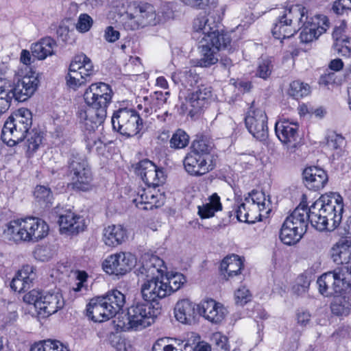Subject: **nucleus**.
I'll return each mask as SVG.
<instances>
[{
  "mask_svg": "<svg viewBox=\"0 0 351 351\" xmlns=\"http://www.w3.org/2000/svg\"><path fill=\"white\" fill-rule=\"evenodd\" d=\"M338 232L343 238L342 239H350L351 237V225L348 221L343 227L338 229Z\"/></svg>",
  "mask_w": 351,
  "mask_h": 351,
  "instance_id": "64",
  "label": "nucleus"
},
{
  "mask_svg": "<svg viewBox=\"0 0 351 351\" xmlns=\"http://www.w3.org/2000/svg\"><path fill=\"white\" fill-rule=\"evenodd\" d=\"M23 219L10 221L3 231V237L8 241L15 243L24 241V230L22 227Z\"/></svg>",
  "mask_w": 351,
  "mask_h": 351,
  "instance_id": "36",
  "label": "nucleus"
},
{
  "mask_svg": "<svg viewBox=\"0 0 351 351\" xmlns=\"http://www.w3.org/2000/svg\"><path fill=\"white\" fill-rule=\"evenodd\" d=\"M243 267V261L236 254L224 258L221 263V270L226 272L228 278L239 275Z\"/></svg>",
  "mask_w": 351,
  "mask_h": 351,
  "instance_id": "37",
  "label": "nucleus"
},
{
  "mask_svg": "<svg viewBox=\"0 0 351 351\" xmlns=\"http://www.w3.org/2000/svg\"><path fill=\"white\" fill-rule=\"evenodd\" d=\"M185 5L197 10H204L207 6L215 5L217 0H180Z\"/></svg>",
  "mask_w": 351,
  "mask_h": 351,
  "instance_id": "52",
  "label": "nucleus"
},
{
  "mask_svg": "<svg viewBox=\"0 0 351 351\" xmlns=\"http://www.w3.org/2000/svg\"><path fill=\"white\" fill-rule=\"evenodd\" d=\"M87 316L95 322H102L114 317L104 295L92 298L86 306Z\"/></svg>",
  "mask_w": 351,
  "mask_h": 351,
  "instance_id": "24",
  "label": "nucleus"
},
{
  "mask_svg": "<svg viewBox=\"0 0 351 351\" xmlns=\"http://www.w3.org/2000/svg\"><path fill=\"white\" fill-rule=\"evenodd\" d=\"M304 234H300V232L294 227L286 226V224L283 223L280 231L279 237L284 244L291 245L298 243Z\"/></svg>",
  "mask_w": 351,
  "mask_h": 351,
  "instance_id": "43",
  "label": "nucleus"
},
{
  "mask_svg": "<svg viewBox=\"0 0 351 351\" xmlns=\"http://www.w3.org/2000/svg\"><path fill=\"white\" fill-rule=\"evenodd\" d=\"M169 95V92L162 93L160 91H156L152 97L153 104L155 105L156 107L160 108L165 104H167Z\"/></svg>",
  "mask_w": 351,
  "mask_h": 351,
  "instance_id": "59",
  "label": "nucleus"
},
{
  "mask_svg": "<svg viewBox=\"0 0 351 351\" xmlns=\"http://www.w3.org/2000/svg\"><path fill=\"white\" fill-rule=\"evenodd\" d=\"M319 208L317 207L315 202L308 208V223L310 222L311 226L317 230H328L326 220L324 219V215L319 212Z\"/></svg>",
  "mask_w": 351,
  "mask_h": 351,
  "instance_id": "42",
  "label": "nucleus"
},
{
  "mask_svg": "<svg viewBox=\"0 0 351 351\" xmlns=\"http://www.w3.org/2000/svg\"><path fill=\"white\" fill-rule=\"evenodd\" d=\"M346 141L345 138L336 133H331L326 138V142L324 143V147L326 151L334 152L336 154L348 152L346 149Z\"/></svg>",
  "mask_w": 351,
  "mask_h": 351,
  "instance_id": "41",
  "label": "nucleus"
},
{
  "mask_svg": "<svg viewBox=\"0 0 351 351\" xmlns=\"http://www.w3.org/2000/svg\"><path fill=\"white\" fill-rule=\"evenodd\" d=\"M277 12H279V16L272 29L273 36L277 39L293 36L297 32L293 25L294 21L303 22L305 14H308L307 9L300 5H294Z\"/></svg>",
  "mask_w": 351,
  "mask_h": 351,
  "instance_id": "7",
  "label": "nucleus"
},
{
  "mask_svg": "<svg viewBox=\"0 0 351 351\" xmlns=\"http://www.w3.org/2000/svg\"><path fill=\"white\" fill-rule=\"evenodd\" d=\"M212 88L210 86L201 84L186 97L180 106L181 113L188 114L191 118L199 114L211 100Z\"/></svg>",
  "mask_w": 351,
  "mask_h": 351,
  "instance_id": "14",
  "label": "nucleus"
},
{
  "mask_svg": "<svg viewBox=\"0 0 351 351\" xmlns=\"http://www.w3.org/2000/svg\"><path fill=\"white\" fill-rule=\"evenodd\" d=\"M135 173L148 186L156 187L165 182V176L162 169L158 167L153 162L145 159L134 166Z\"/></svg>",
  "mask_w": 351,
  "mask_h": 351,
  "instance_id": "16",
  "label": "nucleus"
},
{
  "mask_svg": "<svg viewBox=\"0 0 351 351\" xmlns=\"http://www.w3.org/2000/svg\"><path fill=\"white\" fill-rule=\"evenodd\" d=\"M24 241L37 242L48 234L49 226L47 223L38 217H29L23 219Z\"/></svg>",
  "mask_w": 351,
  "mask_h": 351,
  "instance_id": "21",
  "label": "nucleus"
},
{
  "mask_svg": "<svg viewBox=\"0 0 351 351\" xmlns=\"http://www.w3.org/2000/svg\"><path fill=\"white\" fill-rule=\"evenodd\" d=\"M351 10L350 0H337L332 5V10L337 14H342L345 11Z\"/></svg>",
  "mask_w": 351,
  "mask_h": 351,
  "instance_id": "58",
  "label": "nucleus"
},
{
  "mask_svg": "<svg viewBox=\"0 0 351 351\" xmlns=\"http://www.w3.org/2000/svg\"><path fill=\"white\" fill-rule=\"evenodd\" d=\"M208 203L198 206V214L201 218L212 217L215 212L222 209L220 197L216 193L208 197Z\"/></svg>",
  "mask_w": 351,
  "mask_h": 351,
  "instance_id": "38",
  "label": "nucleus"
},
{
  "mask_svg": "<svg viewBox=\"0 0 351 351\" xmlns=\"http://www.w3.org/2000/svg\"><path fill=\"white\" fill-rule=\"evenodd\" d=\"M30 351H69V350L58 340L46 339L33 345Z\"/></svg>",
  "mask_w": 351,
  "mask_h": 351,
  "instance_id": "46",
  "label": "nucleus"
},
{
  "mask_svg": "<svg viewBox=\"0 0 351 351\" xmlns=\"http://www.w3.org/2000/svg\"><path fill=\"white\" fill-rule=\"evenodd\" d=\"M120 36L119 31L114 29L112 26H108L105 30V38L110 43H114L117 41Z\"/></svg>",
  "mask_w": 351,
  "mask_h": 351,
  "instance_id": "62",
  "label": "nucleus"
},
{
  "mask_svg": "<svg viewBox=\"0 0 351 351\" xmlns=\"http://www.w3.org/2000/svg\"><path fill=\"white\" fill-rule=\"evenodd\" d=\"M93 21L92 18L87 14H82L80 15L76 28L80 32H88L93 25Z\"/></svg>",
  "mask_w": 351,
  "mask_h": 351,
  "instance_id": "54",
  "label": "nucleus"
},
{
  "mask_svg": "<svg viewBox=\"0 0 351 351\" xmlns=\"http://www.w3.org/2000/svg\"><path fill=\"white\" fill-rule=\"evenodd\" d=\"M193 38L199 40L198 49L201 55L197 66L209 67L218 62L219 51H231L230 35L220 29L219 23L214 17L197 16L193 21Z\"/></svg>",
  "mask_w": 351,
  "mask_h": 351,
  "instance_id": "1",
  "label": "nucleus"
},
{
  "mask_svg": "<svg viewBox=\"0 0 351 351\" xmlns=\"http://www.w3.org/2000/svg\"><path fill=\"white\" fill-rule=\"evenodd\" d=\"M316 205L320 207L319 212L326 220L328 230H333L339 226L343 211V199L340 195L322 196L316 201Z\"/></svg>",
  "mask_w": 351,
  "mask_h": 351,
  "instance_id": "12",
  "label": "nucleus"
},
{
  "mask_svg": "<svg viewBox=\"0 0 351 351\" xmlns=\"http://www.w3.org/2000/svg\"><path fill=\"white\" fill-rule=\"evenodd\" d=\"M310 93V86L300 80L293 81L289 86L288 94L295 99L307 96Z\"/></svg>",
  "mask_w": 351,
  "mask_h": 351,
  "instance_id": "47",
  "label": "nucleus"
},
{
  "mask_svg": "<svg viewBox=\"0 0 351 351\" xmlns=\"http://www.w3.org/2000/svg\"><path fill=\"white\" fill-rule=\"evenodd\" d=\"M133 266V256L124 252L109 256L103 263V268L106 273L116 276L125 275Z\"/></svg>",
  "mask_w": 351,
  "mask_h": 351,
  "instance_id": "18",
  "label": "nucleus"
},
{
  "mask_svg": "<svg viewBox=\"0 0 351 351\" xmlns=\"http://www.w3.org/2000/svg\"><path fill=\"white\" fill-rule=\"evenodd\" d=\"M57 47L56 42L51 37H46L31 47L32 56L38 59L44 60L47 56L54 53V48Z\"/></svg>",
  "mask_w": 351,
  "mask_h": 351,
  "instance_id": "34",
  "label": "nucleus"
},
{
  "mask_svg": "<svg viewBox=\"0 0 351 351\" xmlns=\"http://www.w3.org/2000/svg\"><path fill=\"white\" fill-rule=\"evenodd\" d=\"M251 297L249 290L245 287L238 289L234 293L235 302L237 305L244 306L251 300Z\"/></svg>",
  "mask_w": 351,
  "mask_h": 351,
  "instance_id": "53",
  "label": "nucleus"
},
{
  "mask_svg": "<svg viewBox=\"0 0 351 351\" xmlns=\"http://www.w3.org/2000/svg\"><path fill=\"white\" fill-rule=\"evenodd\" d=\"M112 125L113 129L121 135L130 137L139 132L142 119L133 109L119 108L113 113Z\"/></svg>",
  "mask_w": 351,
  "mask_h": 351,
  "instance_id": "11",
  "label": "nucleus"
},
{
  "mask_svg": "<svg viewBox=\"0 0 351 351\" xmlns=\"http://www.w3.org/2000/svg\"><path fill=\"white\" fill-rule=\"evenodd\" d=\"M161 311L160 303L154 304L145 300L136 302L128 308L129 327L134 330L145 328L154 322Z\"/></svg>",
  "mask_w": 351,
  "mask_h": 351,
  "instance_id": "10",
  "label": "nucleus"
},
{
  "mask_svg": "<svg viewBox=\"0 0 351 351\" xmlns=\"http://www.w3.org/2000/svg\"><path fill=\"white\" fill-rule=\"evenodd\" d=\"M302 176L305 186L315 191L322 189L328 180L326 172L323 169L315 166L305 168Z\"/></svg>",
  "mask_w": 351,
  "mask_h": 351,
  "instance_id": "26",
  "label": "nucleus"
},
{
  "mask_svg": "<svg viewBox=\"0 0 351 351\" xmlns=\"http://www.w3.org/2000/svg\"><path fill=\"white\" fill-rule=\"evenodd\" d=\"M163 265V260L158 256L145 254L142 256L141 265L136 269L135 273L143 280L152 279L158 277V274L162 271L161 267Z\"/></svg>",
  "mask_w": 351,
  "mask_h": 351,
  "instance_id": "23",
  "label": "nucleus"
},
{
  "mask_svg": "<svg viewBox=\"0 0 351 351\" xmlns=\"http://www.w3.org/2000/svg\"><path fill=\"white\" fill-rule=\"evenodd\" d=\"M17 75L13 83L0 78V99L10 104L12 99L19 102L27 101L34 94L40 83L38 74L31 69L29 71L21 69Z\"/></svg>",
  "mask_w": 351,
  "mask_h": 351,
  "instance_id": "3",
  "label": "nucleus"
},
{
  "mask_svg": "<svg viewBox=\"0 0 351 351\" xmlns=\"http://www.w3.org/2000/svg\"><path fill=\"white\" fill-rule=\"evenodd\" d=\"M182 77H183L185 82L190 86H193L197 83L199 80V75L197 73L195 69H193L184 71L182 75Z\"/></svg>",
  "mask_w": 351,
  "mask_h": 351,
  "instance_id": "60",
  "label": "nucleus"
},
{
  "mask_svg": "<svg viewBox=\"0 0 351 351\" xmlns=\"http://www.w3.org/2000/svg\"><path fill=\"white\" fill-rule=\"evenodd\" d=\"M308 16L305 14L303 22H298L302 24L300 38L302 43H308L317 39L321 34L326 31L329 26V22L326 16H319L315 20L317 22L310 21Z\"/></svg>",
  "mask_w": 351,
  "mask_h": 351,
  "instance_id": "17",
  "label": "nucleus"
},
{
  "mask_svg": "<svg viewBox=\"0 0 351 351\" xmlns=\"http://www.w3.org/2000/svg\"><path fill=\"white\" fill-rule=\"evenodd\" d=\"M34 195L39 203H43L45 206H48L52 199V193L51 189L45 186H37L34 190Z\"/></svg>",
  "mask_w": 351,
  "mask_h": 351,
  "instance_id": "49",
  "label": "nucleus"
},
{
  "mask_svg": "<svg viewBox=\"0 0 351 351\" xmlns=\"http://www.w3.org/2000/svg\"><path fill=\"white\" fill-rule=\"evenodd\" d=\"M24 302L32 304L37 315L46 318L63 308L64 300L59 289L40 291L32 289L23 298Z\"/></svg>",
  "mask_w": 351,
  "mask_h": 351,
  "instance_id": "5",
  "label": "nucleus"
},
{
  "mask_svg": "<svg viewBox=\"0 0 351 351\" xmlns=\"http://www.w3.org/2000/svg\"><path fill=\"white\" fill-rule=\"evenodd\" d=\"M93 66L90 59L81 53L74 56L69 68V73L80 80H90L93 74Z\"/></svg>",
  "mask_w": 351,
  "mask_h": 351,
  "instance_id": "25",
  "label": "nucleus"
},
{
  "mask_svg": "<svg viewBox=\"0 0 351 351\" xmlns=\"http://www.w3.org/2000/svg\"><path fill=\"white\" fill-rule=\"evenodd\" d=\"M195 304L188 299L178 301L174 308L176 319L182 324H191L196 316Z\"/></svg>",
  "mask_w": 351,
  "mask_h": 351,
  "instance_id": "30",
  "label": "nucleus"
},
{
  "mask_svg": "<svg viewBox=\"0 0 351 351\" xmlns=\"http://www.w3.org/2000/svg\"><path fill=\"white\" fill-rule=\"evenodd\" d=\"M319 293L326 297L351 288V267H344L322 274L317 280Z\"/></svg>",
  "mask_w": 351,
  "mask_h": 351,
  "instance_id": "9",
  "label": "nucleus"
},
{
  "mask_svg": "<svg viewBox=\"0 0 351 351\" xmlns=\"http://www.w3.org/2000/svg\"><path fill=\"white\" fill-rule=\"evenodd\" d=\"M199 315L213 324H220L226 318L228 311L224 306L212 298H206L197 306Z\"/></svg>",
  "mask_w": 351,
  "mask_h": 351,
  "instance_id": "20",
  "label": "nucleus"
},
{
  "mask_svg": "<svg viewBox=\"0 0 351 351\" xmlns=\"http://www.w3.org/2000/svg\"><path fill=\"white\" fill-rule=\"evenodd\" d=\"M332 258L337 264H347L351 261V239L339 240L331 250Z\"/></svg>",
  "mask_w": 351,
  "mask_h": 351,
  "instance_id": "32",
  "label": "nucleus"
},
{
  "mask_svg": "<svg viewBox=\"0 0 351 351\" xmlns=\"http://www.w3.org/2000/svg\"><path fill=\"white\" fill-rule=\"evenodd\" d=\"M298 127L297 124L288 121L276 122L275 132L279 140L283 143L293 142L296 140Z\"/></svg>",
  "mask_w": 351,
  "mask_h": 351,
  "instance_id": "33",
  "label": "nucleus"
},
{
  "mask_svg": "<svg viewBox=\"0 0 351 351\" xmlns=\"http://www.w3.org/2000/svg\"><path fill=\"white\" fill-rule=\"evenodd\" d=\"M36 274L33 271V267L24 266L19 270L10 282V288L17 292H25L33 287Z\"/></svg>",
  "mask_w": 351,
  "mask_h": 351,
  "instance_id": "27",
  "label": "nucleus"
},
{
  "mask_svg": "<svg viewBox=\"0 0 351 351\" xmlns=\"http://www.w3.org/2000/svg\"><path fill=\"white\" fill-rule=\"evenodd\" d=\"M273 69L272 61L269 58L262 59L259 61L256 75L264 80L267 79Z\"/></svg>",
  "mask_w": 351,
  "mask_h": 351,
  "instance_id": "50",
  "label": "nucleus"
},
{
  "mask_svg": "<svg viewBox=\"0 0 351 351\" xmlns=\"http://www.w3.org/2000/svg\"><path fill=\"white\" fill-rule=\"evenodd\" d=\"M211 340L213 342L214 351H229L228 339L226 336L217 332L213 335Z\"/></svg>",
  "mask_w": 351,
  "mask_h": 351,
  "instance_id": "51",
  "label": "nucleus"
},
{
  "mask_svg": "<svg viewBox=\"0 0 351 351\" xmlns=\"http://www.w3.org/2000/svg\"><path fill=\"white\" fill-rule=\"evenodd\" d=\"M190 137L189 134L182 129H178L173 134L170 145L175 149L186 147L189 143Z\"/></svg>",
  "mask_w": 351,
  "mask_h": 351,
  "instance_id": "48",
  "label": "nucleus"
},
{
  "mask_svg": "<svg viewBox=\"0 0 351 351\" xmlns=\"http://www.w3.org/2000/svg\"><path fill=\"white\" fill-rule=\"evenodd\" d=\"M32 124V114L29 110L21 108L11 114L5 122L2 132V141L8 146H14L26 136Z\"/></svg>",
  "mask_w": 351,
  "mask_h": 351,
  "instance_id": "6",
  "label": "nucleus"
},
{
  "mask_svg": "<svg viewBox=\"0 0 351 351\" xmlns=\"http://www.w3.org/2000/svg\"><path fill=\"white\" fill-rule=\"evenodd\" d=\"M110 307V313H114V316L122 310L125 304V296L120 291L112 289L103 295Z\"/></svg>",
  "mask_w": 351,
  "mask_h": 351,
  "instance_id": "40",
  "label": "nucleus"
},
{
  "mask_svg": "<svg viewBox=\"0 0 351 351\" xmlns=\"http://www.w3.org/2000/svg\"><path fill=\"white\" fill-rule=\"evenodd\" d=\"M68 184L75 191H88L93 186V175L88 161L80 155H73L68 162Z\"/></svg>",
  "mask_w": 351,
  "mask_h": 351,
  "instance_id": "8",
  "label": "nucleus"
},
{
  "mask_svg": "<svg viewBox=\"0 0 351 351\" xmlns=\"http://www.w3.org/2000/svg\"><path fill=\"white\" fill-rule=\"evenodd\" d=\"M254 102L245 119V123L249 132L260 141H265L268 137L267 117L262 109L253 108Z\"/></svg>",
  "mask_w": 351,
  "mask_h": 351,
  "instance_id": "15",
  "label": "nucleus"
},
{
  "mask_svg": "<svg viewBox=\"0 0 351 351\" xmlns=\"http://www.w3.org/2000/svg\"><path fill=\"white\" fill-rule=\"evenodd\" d=\"M66 80L67 86L74 90H76L86 83V80L78 79L75 76H73L69 73L66 76Z\"/></svg>",
  "mask_w": 351,
  "mask_h": 351,
  "instance_id": "61",
  "label": "nucleus"
},
{
  "mask_svg": "<svg viewBox=\"0 0 351 351\" xmlns=\"http://www.w3.org/2000/svg\"><path fill=\"white\" fill-rule=\"evenodd\" d=\"M332 314L338 317H346L351 312V295H340L335 296L330 303Z\"/></svg>",
  "mask_w": 351,
  "mask_h": 351,
  "instance_id": "35",
  "label": "nucleus"
},
{
  "mask_svg": "<svg viewBox=\"0 0 351 351\" xmlns=\"http://www.w3.org/2000/svg\"><path fill=\"white\" fill-rule=\"evenodd\" d=\"M212 88L210 86L201 84L186 97L180 106L181 113L188 114L191 118L199 114L211 100Z\"/></svg>",
  "mask_w": 351,
  "mask_h": 351,
  "instance_id": "13",
  "label": "nucleus"
},
{
  "mask_svg": "<svg viewBox=\"0 0 351 351\" xmlns=\"http://www.w3.org/2000/svg\"><path fill=\"white\" fill-rule=\"evenodd\" d=\"M137 207L140 208L139 204L145 206L142 208L143 210L152 209L153 207H158V195L153 193L151 191L143 190L142 193L133 200Z\"/></svg>",
  "mask_w": 351,
  "mask_h": 351,
  "instance_id": "44",
  "label": "nucleus"
},
{
  "mask_svg": "<svg viewBox=\"0 0 351 351\" xmlns=\"http://www.w3.org/2000/svg\"><path fill=\"white\" fill-rule=\"evenodd\" d=\"M141 294L143 300L152 303H159L158 300L165 298L170 295L164 276L152 279H146L141 286Z\"/></svg>",
  "mask_w": 351,
  "mask_h": 351,
  "instance_id": "19",
  "label": "nucleus"
},
{
  "mask_svg": "<svg viewBox=\"0 0 351 351\" xmlns=\"http://www.w3.org/2000/svg\"><path fill=\"white\" fill-rule=\"evenodd\" d=\"M58 223L60 232L69 236L78 234L86 227L83 217L71 210H66L60 215Z\"/></svg>",
  "mask_w": 351,
  "mask_h": 351,
  "instance_id": "22",
  "label": "nucleus"
},
{
  "mask_svg": "<svg viewBox=\"0 0 351 351\" xmlns=\"http://www.w3.org/2000/svg\"><path fill=\"white\" fill-rule=\"evenodd\" d=\"M309 215H308V208L305 205L300 204L290 215L285 220L286 226L294 227L300 232V234H305L308 226Z\"/></svg>",
  "mask_w": 351,
  "mask_h": 351,
  "instance_id": "29",
  "label": "nucleus"
},
{
  "mask_svg": "<svg viewBox=\"0 0 351 351\" xmlns=\"http://www.w3.org/2000/svg\"><path fill=\"white\" fill-rule=\"evenodd\" d=\"M170 295L179 290L186 282V277L181 273L167 274L164 276Z\"/></svg>",
  "mask_w": 351,
  "mask_h": 351,
  "instance_id": "45",
  "label": "nucleus"
},
{
  "mask_svg": "<svg viewBox=\"0 0 351 351\" xmlns=\"http://www.w3.org/2000/svg\"><path fill=\"white\" fill-rule=\"evenodd\" d=\"M42 143V136L40 133L34 132V134H30V136L28 137L27 141V152H36L40 145Z\"/></svg>",
  "mask_w": 351,
  "mask_h": 351,
  "instance_id": "55",
  "label": "nucleus"
},
{
  "mask_svg": "<svg viewBox=\"0 0 351 351\" xmlns=\"http://www.w3.org/2000/svg\"><path fill=\"white\" fill-rule=\"evenodd\" d=\"M207 155H186L183 162L186 171L191 175L201 176L211 171V163L208 164Z\"/></svg>",
  "mask_w": 351,
  "mask_h": 351,
  "instance_id": "28",
  "label": "nucleus"
},
{
  "mask_svg": "<svg viewBox=\"0 0 351 351\" xmlns=\"http://www.w3.org/2000/svg\"><path fill=\"white\" fill-rule=\"evenodd\" d=\"M127 238V230L122 225H111L104 229L103 241L109 247H116Z\"/></svg>",
  "mask_w": 351,
  "mask_h": 351,
  "instance_id": "31",
  "label": "nucleus"
},
{
  "mask_svg": "<svg viewBox=\"0 0 351 351\" xmlns=\"http://www.w3.org/2000/svg\"><path fill=\"white\" fill-rule=\"evenodd\" d=\"M163 339L156 341L152 346V351H173L176 348L173 345H166L162 347Z\"/></svg>",
  "mask_w": 351,
  "mask_h": 351,
  "instance_id": "63",
  "label": "nucleus"
},
{
  "mask_svg": "<svg viewBox=\"0 0 351 351\" xmlns=\"http://www.w3.org/2000/svg\"><path fill=\"white\" fill-rule=\"evenodd\" d=\"M234 211L236 214L237 219L239 221L245 222L248 223L254 222L252 219H249V213L246 210L245 204L244 203L237 204L234 207Z\"/></svg>",
  "mask_w": 351,
  "mask_h": 351,
  "instance_id": "57",
  "label": "nucleus"
},
{
  "mask_svg": "<svg viewBox=\"0 0 351 351\" xmlns=\"http://www.w3.org/2000/svg\"><path fill=\"white\" fill-rule=\"evenodd\" d=\"M113 94L111 86L104 82L93 83L86 88L83 95L86 106L77 112L86 130L94 132L104 122Z\"/></svg>",
  "mask_w": 351,
  "mask_h": 351,
  "instance_id": "2",
  "label": "nucleus"
},
{
  "mask_svg": "<svg viewBox=\"0 0 351 351\" xmlns=\"http://www.w3.org/2000/svg\"><path fill=\"white\" fill-rule=\"evenodd\" d=\"M173 12L167 5L162 6L156 12L154 5L143 3L135 8L134 13L128 15L123 27L128 30H136L148 25H156L172 17Z\"/></svg>",
  "mask_w": 351,
  "mask_h": 351,
  "instance_id": "4",
  "label": "nucleus"
},
{
  "mask_svg": "<svg viewBox=\"0 0 351 351\" xmlns=\"http://www.w3.org/2000/svg\"><path fill=\"white\" fill-rule=\"evenodd\" d=\"M210 138L204 134H197L192 141L191 148L194 154H210L214 148Z\"/></svg>",
  "mask_w": 351,
  "mask_h": 351,
  "instance_id": "39",
  "label": "nucleus"
},
{
  "mask_svg": "<svg viewBox=\"0 0 351 351\" xmlns=\"http://www.w3.org/2000/svg\"><path fill=\"white\" fill-rule=\"evenodd\" d=\"M335 51L343 56H347L351 52V39L345 36V38L339 43H335L333 45Z\"/></svg>",
  "mask_w": 351,
  "mask_h": 351,
  "instance_id": "56",
  "label": "nucleus"
}]
</instances>
